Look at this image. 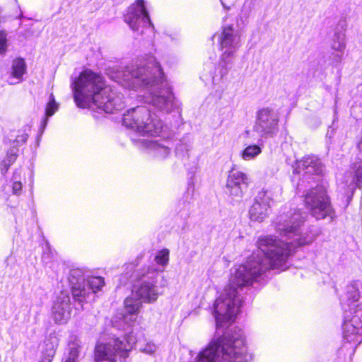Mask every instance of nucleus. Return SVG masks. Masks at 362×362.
<instances>
[{"label": "nucleus", "mask_w": 362, "mask_h": 362, "mask_svg": "<svg viewBox=\"0 0 362 362\" xmlns=\"http://www.w3.org/2000/svg\"><path fill=\"white\" fill-rule=\"evenodd\" d=\"M306 218L305 213L295 211L289 217L281 216L276 223V229L286 237V242L274 236H264L257 241L258 250L245 263L234 267L229 284L214 303L216 326L221 327L225 322L233 320L242 305L240 291L252 284L269 269L282 268L293 250L313 241L311 237H303L300 226Z\"/></svg>", "instance_id": "f257e3e1"}, {"label": "nucleus", "mask_w": 362, "mask_h": 362, "mask_svg": "<svg viewBox=\"0 0 362 362\" xmlns=\"http://www.w3.org/2000/svg\"><path fill=\"white\" fill-rule=\"evenodd\" d=\"M74 100L83 108L94 107L106 113H113L124 107L123 95L106 86L103 76L85 70L72 83Z\"/></svg>", "instance_id": "f03ea898"}, {"label": "nucleus", "mask_w": 362, "mask_h": 362, "mask_svg": "<svg viewBox=\"0 0 362 362\" xmlns=\"http://www.w3.org/2000/svg\"><path fill=\"white\" fill-rule=\"evenodd\" d=\"M123 76L124 80L129 83V86L133 88L150 85V103L156 109L166 113L173 110L174 95L168 87L160 84L163 73L153 57L145 63L127 67Z\"/></svg>", "instance_id": "7ed1b4c3"}, {"label": "nucleus", "mask_w": 362, "mask_h": 362, "mask_svg": "<svg viewBox=\"0 0 362 362\" xmlns=\"http://www.w3.org/2000/svg\"><path fill=\"white\" fill-rule=\"evenodd\" d=\"M196 362H251V356L246 354L242 329L235 327L211 342L199 354Z\"/></svg>", "instance_id": "20e7f679"}, {"label": "nucleus", "mask_w": 362, "mask_h": 362, "mask_svg": "<svg viewBox=\"0 0 362 362\" xmlns=\"http://www.w3.org/2000/svg\"><path fill=\"white\" fill-rule=\"evenodd\" d=\"M158 276V272L152 268H148L139 276L140 282L138 285H135L133 289V293L138 298L128 297L124 300V308L129 314L134 315L139 311L141 306L139 299L148 303L157 300L159 293L155 284Z\"/></svg>", "instance_id": "39448f33"}, {"label": "nucleus", "mask_w": 362, "mask_h": 362, "mask_svg": "<svg viewBox=\"0 0 362 362\" xmlns=\"http://www.w3.org/2000/svg\"><path fill=\"white\" fill-rule=\"evenodd\" d=\"M123 124L142 135L155 136L163 129V122L145 106L127 110L123 116Z\"/></svg>", "instance_id": "423d86ee"}, {"label": "nucleus", "mask_w": 362, "mask_h": 362, "mask_svg": "<svg viewBox=\"0 0 362 362\" xmlns=\"http://www.w3.org/2000/svg\"><path fill=\"white\" fill-rule=\"evenodd\" d=\"M136 342L135 336L129 333L122 339L116 337L107 343H98L94 349V360L95 362H117L118 356L121 361H124Z\"/></svg>", "instance_id": "0eeeda50"}, {"label": "nucleus", "mask_w": 362, "mask_h": 362, "mask_svg": "<svg viewBox=\"0 0 362 362\" xmlns=\"http://www.w3.org/2000/svg\"><path fill=\"white\" fill-rule=\"evenodd\" d=\"M218 43L222 52L218 63L221 78L228 74L229 65L233 58L241 46V33L239 30L234 29L233 25H224L218 35Z\"/></svg>", "instance_id": "6e6552de"}, {"label": "nucleus", "mask_w": 362, "mask_h": 362, "mask_svg": "<svg viewBox=\"0 0 362 362\" xmlns=\"http://www.w3.org/2000/svg\"><path fill=\"white\" fill-rule=\"evenodd\" d=\"M304 202L310 215L316 220L329 218L332 221L335 218V211L324 187L317 186L310 189L305 195Z\"/></svg>", "instance_id": "1a4fd4ad"}, {"label": "nucleus", "mask_w": 362, "mask_h": 362, "mask_svg": "<svg viewBox=\"0 0 362 362\" xmlns=\"http://www.w3.org/2000/svg\"><path fill=\"white\" fill-rule=\"evenodd\" d=\"M279 114L273 108L267 107L260 109L257 113L256 121L252 132L246 131L248 138L257 134L261 139L272 138L279 132Z\"/></svg>", "instance_id": "9d476101"}, {"label": "nucleus", "mask_w": 362, "mask_h": 362, "mask_svg": "<svg viewBox=\"0 0 362 362\" xmlns=\"http://www.w3.org/2000/svg\"><path fill=\"white\" fill-rule=\"evenodd\" d=\"M250 183L248 175L238 170L232 169L229 171L226 185V192L235 201L240 200Z\"/></svg>", "instance_id": "9b49d317"}, {"label": "nucleus", "mask_w": 362, "mask_h": 362, "mask_svg": "<svg viewBox=\"0 0 362 362\" xmlns=\"http://www.w3.org/2000/svg\"><path fill=\"white\" fill-rule=\"evenodd\" d=\"M124 21L134 31H138L141 26L151 25L144 0H136L129 6L124 16Z\"/></svg>", "instance_id": "f8f14e48"}, {"label": "nucleus", "mask_w": 362, "mask_h": 362, "mask_svg": "<svg viewBox=\"0 0 362 362\" xmlns=\"http://www.w3.org/2000/svg\"><path fill=\"white\" fill-rule=\"evenodd\" d=\"M271 201L272 194L269 191L265 189L259 191L249 209L250 219L262 222L268 216Z\"/></svg>", "instance_id": "ddd939ff"}, {"label": "nucleus", "mask_w": 362, "mask_h": 362, "mask_svg": "<svg viewBox=\"0 0 362 362\" xmlns=\"http://www.w3.org/2000/svg\"><path fill=\"white\" fill-rule=\"evenodd\" d=\"M71 310L69 296L65 292H61L52 306L53 320L57 324H65L71 318Z\"/></svg>", "instance_id": "4468645a"}, {"label": "nucleus", "mask_w": 362, "mask_h": 362, "mask_svg": "<svg viewBox=\"0 0 362 362\" xmlns=\"http://www.w3.org/2000/svg\"><path fill=\"white\" fill-rule=\"evenodd\" d=\"M324 166L320 159L313 155L306 156L296 162L294 172L303 177L322 174Z\"/></svg>", "instance_id": "2eb2a0df"}, {"label": "nucleus", "mask_w": 362, "mask_h": 362, "mask_svg": "<svg viewBox=\"0 0 362 362\" xmlns=\"http://www.w3.org/2000/svg\"><path fill=\"white\" fill-rule=\"evenodd\" d=\"M343 324V337L347 342H356L359 343L361 340H358L361 328L355 324L358 322V317L354 316L351 320H348L346 317H344Z\"/></svg>", "instance_id": "dca6fc26"}, {"label": "nucleus", "mask_w": 362, "mask_h": 362, "mask_svg": "<svg viewBox=\"0 0 362 362\" xmlns=\"http://www.w3.org/2000/svg\"><path fill=\"white\" fill-rule=\"evenodd\" d=\"M57 346L58 339L56 337H49L46 339L44 341L42 358L39 362H52Z\"/></svg>", "instance_id": "f3484780"}, {"label": "nucleus", "mask_w": 362, "mask_h": 362, "mask_svg": "<svg viewBox=\"0 0 362 362\" xmlns=\"http://www.w3.org/2000/svg\"><path fill=\"white\" fill-rule=\"evenodd\" d=\"M142 142H146L147 147L152 151L155 156L158 158H165L170 153V147L166 144L167 141H163L161 143L156 140H143Z\"/></svg>", "instance_id": "a211bd4d"}, {"label": "nucleus", "mask_w": 362, "mask_h": 362, "mask_svg": "<svg viewBox=\"0 0 362 362\" xmlns=\"http://www.w3.org/2000/svg\"><path fill=\"white\" fill-rule=\"evenodd\" d=\"M345 34L344 33H335L331 42L332 50L337 51L335 61L339 62L342 59L344 51L346 48Z\"/></svg>", "instance_id": "6ab92c4d"}, {"label": "nucleus", "mask_w": 362, "mask_h": 362, "mask_svg": "<svg viewBox=\"0 0 362 362\" xmlns=\"http://www.w3.org/2000/svg\"><path fill=\"white\" fill-rule=\"evenodd\" d=\"M71 288L72 296L76 302L81 305L83 309V303H87L92 295V293L88 289L86 285H81V286H74Z\"/></svg>", "instance_id": "aec40b11"}, {"label": "nucleus", "mask_w": 362, "mask_h": 362, "mask_svg": "<svg viewBox=\"0 0 362 362\" xmlns=\"http://www.w3.org/2000/svg\"><path fill=\"white\" fill-rule=\"evenodd\" d=\"M26 64L23 59L17 58L13 61L11 66V76L18 80L17 83L21 81L23 75L25 73Z\"/></svg>", "instance_id": "412c9836"}, {"label": "nucleus", "mask_w": 362, "mask_h": 362, "mask_svg": "<svg viewBox=\"0 0 362 362\" xmlns=\"http://www.w3.org/2000/svg\"><path fill=\"white\" fill-rule=\"evenodd\" d=\"M69 281L71 288L86 284L83 272L81 269H73L70 271Z\"/></svg>", "instance_id": "4be33fe9"}, {"label": "nucleus", "mask_w": 362, "mask_h": 362, "mask_svg": "<svg viewBox=\"0 0 362 362\" xmlns=\"http://www.w3.org/2000/svg\"><path fill=\"white\" fill-rule=\"evenodd\" d=\"M262 153V148L257 144L247 146L241 153V157L245 160L254 159Z\"/></svg>", "instance_id": "5701e85b"}, {"label": "nucleus", "mask_w": 362, "mask_h": 362, "mask_svg": "<svg viewBox=\"0 0 362 362\" xmlns=\"http://www.w3.org/2000/svg\"><path fill=\"white\" fill-rule=\"evenodd\" d=\"M86 285L93 296L95 293L101 290L105 285V281L104 279L100 276H92L88 279V283Z\"/></svg>", "instance_id": "b1692460"}, {"label": "nucleus", "mask_w": 362, "mask_h": 362, "mask_svg": "<svg viewBox=\"0 0 362 362\" xmlns=\"http://www.w3.org/2000/svg\"><path fill=\"white\" fill-rule=\"evenodd\" d=\"M58 110V104L56 103L53 94H50L49 100L45 108V116L46 117L43 120V127L47 124V117L52 116L55 112Z\"/></svg>", "instance_id": "393cba45"}, {"label": "nucleus", "mask_w": 362, "mask_h": 362, "mask_svg": "<svg viewBox=\"0 0 362 362\" xmlns=\"http://www.w3.org/2000/svg\"><path fill=\"white\" fill-rule=\"evenodd\" d=\"M346 296L348 300H351V303L357 302L359 300L360 294L356 282H352L348 286Z\"/></svg>", "instance_id": "a878e982"}, {"label": "nucleus", "mask_w": 362, "mask_h": 362, "mask_svg": "<svg viewBox=\"0 0 362 362\" xmlns=\"http://www.w3.org/2000/svg\"><path fill=\"white\" fill-rule=\"evenodd\" d=\"M155 262L163 267H165L169 261V250L166 248L161 250L155 257Z\"/></svg>", "instance_id": "bb28decb"}, {"label": "nucleus", "mask_w": 362, "mask_h": 362, "mask_svg": "<svg viewBox=\"0 0 362 362\" xmlns=\"http://www.w3.org/2000/svg\"><path fill=\"white\" fill-rule=\"evenodd\" d=\"M69 356L66 360L76 362L80 353V346L77 342H71L69 346Z\"/></svg>", "instance_id": "cd10ccee"}, {"label": "nucleus", "mask_w": 362, "mask_h": 362, "mask_svg": "<svg viewBox=\"0 0 362 362\" xmlns=\"http://www.w3.org/2000/svg\"><path fill=\"white\" fill-rule=\"evenodd\" d=\"M20 173L15 171L13 175L12 190L14 194H19L22 189V183L20 180Z\"/></svg>", "instance_id": "c85d7f7f"}, {"label": "nucleus", "mask_w": 362, "mask_h": 362, "mask_svg": "<svg viewBox=\"0 0 362 362\" xmlns=\"http://www.w3.org/2000/svg\"><path fill=\"white\" fill-rule=\"evenodd\" d=\"M17 149L12 148L8 151L6 158L3 160V165L11 166L16 160Z\"/></svg>", "instance_id": "c756f323"}, {"label": "nucleus", "mask_w": 362, "mask_h": 362, "mask_svg": "<svg viewBox=\"0 0 362 362\" xmlns=\"http://www.w3.org/2000/svg\"><path fill=\"white\" fill-rule=\"evenodd\" d=\"M6 33L4 31H0V54H4L7 47Z\"/></svg>", "instance_id": "7c9ffc66"}, {"label": "nucleus", "mask_w": 362, "mask_h": 362, "mask_svg": "<svg viewBox=\"0 0 362 362\" xmlns=\"http://www.w3.org/2000/svg\"><path fill=\"white\" fill-rule=\"evenodd\" d=\"M141 351L146 354H153L156 351V346L154 344L148 343L141 349Z\"/></svg>", "instance_id": "2f4dec72"}, {"label": "nucleus", "mask_w": 362, "mask_h": 362, "mask_svg": "<svg viewBox=\"0 0 362 362\" xmlns=\"http://www.w3.org/2000/svg\"><path fill=\"white\" fill-rule=\"evenodd\" d=\"M28 137V136L27 134H23L21 135H18L13 142L16 143L17 144H24L27 141Z\"/></svg>", "instance_id": "473e14b6"}, {"label": "nucleus", "mask_w": 362, "mask_h": 362, "mask_svg": "<svg viewBox=\"0 0 362 362\" xmlns=\"http://www.w3.org/2000/svg\"><path fill=\"white\" fill-rule=\"evenodd\" d=\"M10 166H6V165H3V161L1 163V172L3 175L7 173Z\"/></svg>", "instance_id": "72a5a7b5"}, {"label": "nucleus", "mask_w": 362, "mask_h": 362, "mask_svg": "<svg viewBox=\"0 0 362 362\" xmlns=\"http://www.w3.org/2000/svg\"><path fill=\"white\" fill-rule=\"evenodd\" d=\"M10 83H16V82L10 81Z\"/></svg>", "instance_id": "f704fd0d"}]
</instances>
